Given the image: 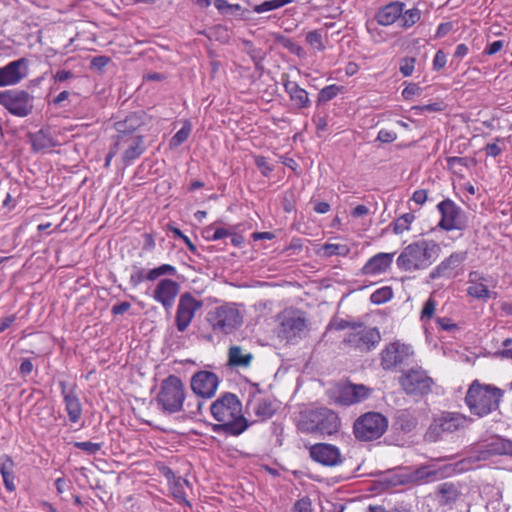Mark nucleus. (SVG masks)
Masks as SVG:
<instances>
[{"mask_svg": "<svg viewBox=\"0 0 512 512\" xmlns=\"http://www.w3.org/2000/svg\"><path fill=\"white\" fill-rule=\"evenodd\" d=\"M210 412L217 421V423L211 424L214 433L239 436L250 426V422L242 413V403L234 393H222L211 403Z\"/></svg>", "mask_w": 512, "mask_h": 512, "instance_id": "nucleus-1", "label": "nucleus"}, {"mask_svg": "<svg viewBox=\"0 0 512 512\" xmlns=\"http://www.w3.org/2000/svg\"><path fill=\"white\" fill-rule=\"evenodd\" d=\"M298 428L308 434L332 436L339 432L341 420L333 410L319 407L302 412Z\"/></svg>", "mask_w": 512, "mask_h": 512, "instance_id": "nucleus-2", "label": "nucleus"}, {"mask_svg": "<svg viewBox=\"0 0 512 512\" xmlns=\"http://www.w3.org/2000/svg\"><path fill=\"white\" fill-rule=\"evenodd\" d=\"M439 245L433 241L421 240L409 244L396 260L400 270L414 271L429 267L439 251Z\"/></svg>", "mask_w": 512, "mask_h": 512, "instance_id": "nucleus-3", "label": "nucleus"}, {"mask_svg": "<svg viewBox=\"0 0 512 512\" xmlns=\"http://www.w3.org/2000/svg\"><path fill=\"white\" fill-rule=\"evenodd\" d=\"M501 397V389L474 381L467 391L465 402L471 413L484 416L498 408Z\"/></svg>", "mask_w": 512, "mask_h": 512, "instance_id": "nucleus-4", "label": "nucleus"}, {"mask_svg": "<svg viewBox=\"0 0 512 512\" xmlns=\"http://www.w3.org/2000/svg\"><path fill=\"white\" fill-rule=\"evenodd\" d=\"M206 321L216 335H229L243 324V314L237 304L227 302L209 310Z\"/></svg>", "mask_w": 512, "mask_h": 512, "instance_id": "nucleus-5", "label": "nucleus"}, {"mask_svg": "<svg viewBox=\"0 0 512 512\" xmlns=\"http://www.w3.org/2000/svg\"><path fill=\"white\" fill-rule=\"evenodd\" d=\"M155 400L164 413L180 412L185 401V388L182 380L176 375H169L162 381Z\"/></svg>", "mask_w": 512, "mask_h": 512, "instance_id": "nucleus-6", "label": "nucleus"}, {"mask_svg": "<svg viewBox=\"0 0 512 512\" xmlns=\"http://www.w3.org/2000/svg\"><path fill=\"white\" fill-rule=\"evenodd\" d=\"M388 428L387 418L379 412H367L360 415L353 423L354 437L361 442L379 439Z\"/></svg>", "mask_w": 512, "mask_h": 512, "instance_id": "nucleus-7", "label": "nucleus"}, {"mask_svg": "<svg viewBox=\"0 0 512 512\" xmlns=\"http://www.w3.org/2000/svg\"><path fill=\"white\" fill-rule=\"evenodd\" d=\"M414 356L410 345L394 341L385 346L380 353V365L385 371L402 370L403 366L409 365Z\"/></svg>", "mask_w": 512, "mask_h": 512, "instance_id": "nucleus-8", "label": "nucleus"}, {"mask_svg": "<svg viewBox=\"0 0 512 512\" xmlns=\"http://www.w3.org/2000/svg\"><path fill=\"white\" fill-rule=\"evenodd\" d=\"M0 105L16 117L30 115L34 108V96L25 90L11 89L0 92Z\"/></svg>", "mask_w": 512, "mask_h": 512, "instance_id": "nucleus-9", "label": "nucleus"}, {"mask_svg": "<svg viewBox=\"0 0 512 512\" xmlns=\"http://www.w3.org/2000/svg\"><path fill=\"white\" fill-rule=\"evenodd\" d=\"M469 419L458 412H444L440 416L434 418L430 424L426 438L429 441H437L444 433H454L465 428Z\"/></svg>", "mask_w": 512, "mask_h": 512, "instance_id": "nucleus-10", "label": "nucleus"}, {"mask_svg": "<svg viewBox=\"0 0 512 512\" xmlns=\"http://www.w3.org/2000/svg\"><path fill=\"white\" fill-rule=\"evenodd\" d=\"M399 384L408 395L424 396L431 392L433 379L421 367L411 368L399 377Z\"/></svg>", "mask_w": 512, "mask_h": 512, "instance_id": "nucleus-11", "label": "nucleus"}, {"mask_svg": "<svg viewBox=\"0 0 512 512\" xmlns=\"http://www.w3.org/2000/svg\"><path fill=\"white\" fill-rule=\"evenodd\" d=\"M381 341V334L376 327H366L361 323V327L354 331H350L343 343L356 351L367 353L377 347Z\"/></svg>", "mask_w": 512, "mask_h": 512, "instance_id": "nucleus-12", "label": "nucleus"}, {"mask_svg": "<svg viewBox=\"0 0 512 512\" xmlns=\"http://www.w3.org/2000/svg\"><path fill=\"white\" fill-rule=\"evenodd\" d=\"M441 214L438 227L445 231L464 230L467 227V216L456 203L447 198L437 205Z\"/></svg>", "mask_w": 512, "mask_h": 512, "instance_id": "nucleus-13", "label": "nucleus"}, {"mask_svg": "<svg viewBox=\"0 0 512 512\" xmlns=\"http://www.w3.org/2000/svg\"><path fill=\"white\" fill-rule=\"evenodd\" d=\"M149 121V115L143 110L130 112L123 119L114 123V129L117 132L115 137H135L142 135V128L146 126Z\"/></svg>", "mask_w": 512, "mask_h": 512, "instance_id": "nucleus-14", "label": "nucleus"}, {"mask_svg": "<svg viewBox=\"0 0 512 512\" xmlns=\"http://www.w3.org/2000/svg\"><path fill=\"white\" fill-rule=\"evenodd\" d=\"M115 147L122 150L121 160L125 166L131 165L147 150L145 136L115 137Z\"/></svg>", "mask_w": 512, "mask_h": 512, "instance_id": "nucleus-15", "label": "nucleus"}, {"mask_svg": "<svg viewBox=\"0 0 512 512\" xmlns=\"http://www.w3.org/2000/svg\"><path fill=\"white\" fill-rule=\"evenodd\" d=\"M202 306V301L197 300L188 292L180 296L175 316V324L179 332H184L188 328L196 311Z\"/></svg>", "mask_w": 512, "mask_h": 512, "instance_id": "nucleus-16", "label": "nucleus"}, {"mask_svg": "<svg viewBox=\"0 0 512 512\" xmlns=\"http://www.w3.org/2000/svg\"><path fill=\"white\" fill-rule=\"evenodd\" d=\"M219 383L220 379L214 372L201 370L193 374L190 386L197 396L211 399L215 396Z\"/></svg>", "mask_w": 512, "mask_h": 512, "instance_id": "nucleus-17", "label": "nucleus"}, {"mask_svg": "<svg viewBox=\"0 0 512 512\" xmlns=\"http://www.w3.org/2000/svg\"><path fill=\"white\" fill-rule=\"evenodd\" d=\"M371 389L363 384L346 383L340 385L334 392L333 400L341 406H350L366 400Z\"/></svg>", "mask_w": 512, "mask_h": 512, "instance_id": "nucleus-18", "label": "nucleus"}, {"mask_svg": "<svg viewBox=\"0 0 512 512\" xmlns=\"http://www.w3.org/2000/svg\"><path fill=\"white\" fill-rule=\"evenodd\" d=\"M306 327V320L294 312H285L280 316V323L277 328V335L280 339L292 342Z\"/></svg>", "mask_w": 512, "mask_h": 512, "instance_id": "nucleus-19", "label": "nucleus"}, {"mask_svg": "<svg viewBox=\"0 0 512 512\" xmlns=\"http://www.w3.org/2000/svg\"><path fill=\"white\" fill-rule=\"evenodd\" d=\"M311 459L323 466L334 467L343 462L340 449L329 443H316L309 448Z\"/></svg>", "mask_w": 512, "mask_h": 512, "instance_id": "nucleus-20", "label": "nucleus"}, {"mask_svg": "<svg viewBox=\"0 0 512 512\" xmlns=\"http://www.w3.org/2000/svg\"><path fill=\"white\" fill-rule=\"evenodd\" d=\"M28 74V60L20 58L0 67V87L15 85Z\"/></svg>", "mask_w": 512, "mask_h": 512, "instance_id": "nucleus-21", "label": "nucleus"}, {"mask_svg": "<svg viewBox=\"0 0 512 512\" xmlns=\"http://www.w3.org/2000/svg\"><path fill=\"white\" fill-rule=\"evenodd\" d=\"M467 257V251H458L452 253L431 271L429 278L432 280L442 277L450 278L452 272L456 268L460 267L461 264L467 259Z\"/></svg>", "mask_w": 512, "mask_h": 512, "instance_id": "nucleus-22", "label": "nucleus"}, {"mask_svg": "<svg viewBox=\"0 0 512 512\" xmlns=\"http://www.w3.org/2000/svg\"><path fill=\"white\" fill-rule=\"evenodd\" d=\"M179 292V284L172 279H162L153 292L154 299L164 308H170Z\"/></svg>", "mask_w": 512, "mask_h": 512, "instance_id": "nucleus-23", "label": "nucleus"}, {"mask_svg": "<svg viewBox=\"0 0 512 512\" xmlns=\"http://www.w3.org/2000/svg\"><path fill=\"white\" fill-rule=\"evenodd\" d=\"M404 8V2L392 1L380 7L375 13L374 19L381 26H390L399 21Z\"/></svg>", "mask_w": 512, "mask_h": 512, "instance_id": "nucleus-24", "label": "nucleus"}, {"mask_svg": "<svg viewBox=\"0 0 512 512\" xmlns=\"http://www.w3.org/2000/svg\"><path fill=\"white\" fill-rule=\"evenodd\" d=\"M246 410L252 411L260 420L271 418L276 410V404L269 398H250L246 403Z\"/></svg>", "mask_w": 512, "mask_h": 512, "instance_id": "nucleus-25", "label": "nucleus"}, {"mask_svg": "<svg viewBox=\"0 0 512 512\" xmlns=\"http://www.w3.org/2000/svg\"><path fill=\"white\" fill-rule=\"evenodd\" d=\"M282 83L291 101H293L298 108H306L310 105L307 91L301 88L296 82L290 81L287 74L282 75Z\"/></svg>", "mask_w": 512, "mask_h": 512, "instance_id": "nucleus-26", "label": "nucleus"}, {"mask_svg": "<svg viewBox=\"0 0 512 512\" xmlns=\"http://www.w3.org/2000/svg\"><path fill=\"white\" fill-rule=\"evenodd\" d=\"M394 253H378L371 257L363 266L362 272L374 275L385 272L393 262Z\"/></svg>", "mask_w": 512, "mask_h": 512, "instance_id": "nucleus-27", "label": "nucleus"}, {"mask_svg": "<svg viewBox=\"0 0 512 512\" xmlns=\"http://www.w3.org/2000/svg\"><path fill=\"white\" fill-rule=\"evenodd\" d=\"M460 494L458 487L454 483L444 482L437 486L435 499L440 506H449L458 500Z\"/></svg>", "mask_w": 512, "mask_h": 512, "instance_id": "nucleus-28", "label": "nucleus"}, {"mask_svg": "<svg viewBox=\"0 0 512 512\" xmlns=\"http://www.w3.org/2000/svg\"><path fill=\"white\" fill-rule=\"evenodd\" d=\"M31 146L34 152L43 151L59 145L58 141L51 135L49 129H40L36 133L30 134Z\"/></svg>", "mask_w": 512, "mask_h": 512, "instance_id": "nucleus-29", "label": "nucleus"}, {"mask_svg": "<svg viewBox=\"0 0 512 512\" xmlns=\"http://www.w3.org/2000/svg\"><path fill=\"white\" fill-rule=\"evenodd\" d=\"M447 169L455 175H462L464 170L477 164L475 158L451 156L446 158Z\"/></svg>", "mask_w": 512, "mask_h": 512, "instance_id": "nucleus-30", "label": "nucleus"}, {"mask_svg": "<svg viewBox=\"0 0 512 512\" xmlns=\"http://www.w3.org/2000/svg\"><path fill=\"white\" fill-rule=\"evenodd\" d=\"M253 359L251 353L243 354L240 346H231L228 351V364L232 367H248Z\"/></svg>", "mask_w": 512, "mask_h": 512, "instance_id": "nucleus-31", "label": "nucleus"}, {"mask_svg": "<svg viewBox=\"0 0 512 512\" xmlns=\"http://www.w3.org/2000/svg\"><path fill=\"white\" fill-rule=\"evenodd\" d=\"M65 403V410L68 414L69 420L72 423H77L82 416V405L76 393L65 395L63 399Z\"/></svg>", "mask_w": 512, "mask_h": 512, "instance_id": "nucleus-32", "label": "nucleus"}, {"mask_svg": "<svg viewBox=\"0 0 512 512\" xmlns=\"http://www.w3.org/2000/svg\"><path fill=\"white\" fill-rule=\"evenodd\" d=\"M185 486H189V481L182 477H178L169 483V490L175 500L181 504L191 507L190 502L186 499V493L184 490Z\"/></svg>", "mask_w": 512, "mask_h": 512, "instance_id": "nucleus-33", "label": "nucleus"}, {"mask_svg": "<svg viewBox=\"0 0 512 512\" xmlns=\"http://www.w3.org/2000/svg\"><path fill=\"white\" fill-rule=\"evenodd\" d=\"M421 15V11L416 7L408 10L403 9L399 18V26L403 29H409L421 19Z\"/></svg>", "mask_w": 512, "mask_h": 512, "instance_id": "nucleus-34", "label": "nucleus"}, {"mask_svg": "<svg viewBox=\"0 0 512 512\" xmlns=\"http://www.w3.org/2000/svg\"><path fill=\"white\" fill-rule=\"evenodd\" d=\"M177 274V270L170 264H162L159 267L153 268L146 273V280L155 281L161 276L170 275L174 276Z\"/></svg>", "mask_w": 512, "mask_h": 512, "instance_id": "nucleus-35", "label": "nucleus"}, {"mask_svg": "<svg viewBox=\"0 0 512 512\" xmlns=\"http://www.w3.org/2000/svg\"><path fill=\"white\" fill-rule=\"evenodd\" d=\"M358 327H361V323L350 322L348 320L334 317L327 325L325 333H328L331 330L342 331L348 328L351 329V331H354L358 329Z\"/></svg>", "mask_w": 512, "mask_h": 512, "instance_id": "nucleus-36", "label": "nucleus"}, {"mask_svg": "<svg viewBox=\"0 0 512 512\" xmlns=\"http://www.w3.org/2000/svg\"><path fill=\"white\" fill-rule=\"evenodd\" d=\"M490 451L494 454L512 457V441L498 438L490 444Z\"/></svg>", "mask_w": 512, "mask_h": 512, "instance_id": "nucleus-37", "label": "nucleus"}, {"mask_svg": "<svg viewBox=\"0 0 512 512\" xmlns=\"http://www.w3.org/2000/svg\"><path fill=\"white\" fill-rule=\"evenodd\" d=\"M293 0H266L261 4L255 5L253 11L260 14L275 9H279L285 5L292 3Z\"/></svg>", "mask_w": 512, "mask_h": 512, "instance_id": "nucleus-38", "label": "nucleus"}, {"mask_svg": "<svg viewBox=\"0 0 512 512\" xmlns=\"http://www.w3.org/2000/svg\"><path fill=\"white\" fill-rule=\"evenodd\" d=\"M343 87L332 84L320 90L317 97V105L326 103L335 98Z\"/></svg>", "mask_w": 512, "mask_h": 512, "instance_id": "nucleus-39", "label": "nucleus"}, {"mask_svg": "<svg viewBox=\"0 0 512 512\" xmlns=\"http://www.w3.org/2000/svg\"><path fill=\"white\" fill-rule=\"evenodd\" d=\"M415 216L412 213H405L393 222V232L395 234H402L404 231L409 230L410 224L414 221Z\"/></svg>", "mask_w": 512, "mask_h": 512, "instance_id": "nucleus-40", "label": "nucleus"}, {"mask_svg": "<svg viewBox=\"0 0 512 512\" xmlns=\"http://www.w3.org/2000/svg\"><path fill=\"white\" fill-rule=\"evenodd\" d=\"M467 293L469 296L477 299H487L491 297L492 292L483 283L474 284L468 287ZM496 293H493V297H496Z\"/></svg>", "mask_w": 512, "mask_h": 512, "instance_id": "nucleus-41", "label": "nucleus"}, {"mask_svg": "<svg viewBox=\"0 0 512 512\" xmlns=\"http://www.w3.org/2000/svg\"><path fill=\"white\" fill-rule=\"evenodd\" d=\"M392 297V289L388 286H385L374 291L370 296V300L373 304L380 305L388 302Z\"/></svg>", "mask_w": 512, "mask_h": 512, "instance_id": "nucleus-42", "label": "nucleus"}, {"mask_svg": "<svg viewBox=\"0 0 512 512\" xmlns=\"http://www.w3.org/2000/svg\"><path fill=\"white\" fill-rule=\"evenodd\" d=\"M416 424V419L407 412L401 413L396 420V425L405 433L411 432L416 427Z\"/></svg>", "mask_w": 512, "mask_h": 512, "instance_id": "nucleus-43", "label": "nucleus"}, {"mask_svg": "<svg viewBox=\"0 0 512 512\" xmlns=\"http://www.w3.org/2000/svg\"><path fill=\"white\" fill-rule=\"evenodd\" d=\"M451 465L444 466L439 469H430L427 467V481H435L450 475L453 472Z\"/></svg>", "mask_w": 512, "mask_h": 512, "instance_id": "nucleus-44", "label": "nucleus"}, {"mask_svg": "<svg viewBox=\"0 0 512 512\" xmlns=\"http://www.w3.org/2000/svg\"><path fill=\"white\" fill-rule=\"evenodd\" d=\"M190 132H191V127L189 125H184L171 138L170 147H178L181 144H183L188 139Z\"/></svg>", "mask_w": 512, "mask_h": 512, "instance_id": "nucleus-45", "label": "nucleus"}, {"mask_svg": "<svg viewBox=\"0 0 512 512\" xmlns=\"http://www.w3.org/2000/svg\"><path fill=\"white\" fill-rule=\"evenodd\" d=\"M103 443H93L90 441L85 442H74V447L90 454L94 455L101 450Z\"/></svg>", "mask_w": 512, "mask_h": 512, "instance_id": "nucleus-46", "label": "nucleus"}, {"mask_svg": "<svg viewBox=\"0 0 512 512\" xmlns=\"http://www.w3.org/2000/svg\"><path fill=\"white\" fill-rule=\"evenodd\" d=\"M306 41L312 47L316 48L319 51L324 50L325 46L322 41V35L318 31H310L306 34Z\"/></svg>", "mask_w": 512, "mask_h": 512, "instance_id": "nucleus-47", "label": "nucleus"}, {"mask_svg": "<svg viewBox=\"0 0 512 512\" xmlns=\"http://www.w3.org/2000/svg\"><path fill=\"white\" fill-rule=\"evenodd\" d=\"M416 59L414 57H405L400 62L399 70L404 77L411 76L415 68Z\"/></svg>", "mask_w": 512, "mask_h": 512, "instance_id": "nucleus-48", "label": "nucleus"}, {"mask_svg": "<svg viewBox=\"0 0 512 512\" xmlns=\"http://www.w3.org/2000/svg\"><path fill=\"white\" fill-rule=\"evenodd\" d=\"M436 301L432 297H429L428 300L424 303L423 309L421 311V320L425 321L426 319H431L434 315L436 308Z\"/></svg>", "mask_w": 512, "mask_h": 512, "instance_id": "nucleus-49", "label": "nucleus"}, {"mask_svg": "<svg viewBox=\"0 0 512 512\" xmlns=\"http://www.w3.org/2000/svg\"><path fill=\"white\" fill-rule=\"evenodd\" d=\"M14 466H15L14 461L12 460V458L9 455L2 454L0 456V474L2 476L8 475L10 472H12L14 469Z\"/></svg>", "mask_w": 512, "mask_h": 512, "instance_id": "nucleus-50", "label": "nucleus"}, {"mask_svg": "<svg viewBox=\"0 0 512 512\" xmlns=\"http://www.w3.org/2000/svg\"><path fill=\"white\" fill-rule=\"evenodd\" d=\"M293 512H312V502L309 497L297 500L292 508Z\"/></svg>", "mask_w": 512, "mask_h": 512, "instance_id": "nucleus-51", "label": "nucleus"}, {"mask_svg": "<svg viewBox=\"0 0 512 512\" xmlns=\"http://www.w3.org/2000/svg\"><path fill=\"white\" fill-rule=\"evenodd\" d=\"M255 164L257 168L260 170L261 174L265 177H268L270 173L273 171V166L270 165L264 156H256Z\"/></svg>", "mask_w": 512, "mask_h": 512, "instance_id": "nucleus-52", "label": "nucleus"}, {"mask_svg": "<svg viewBox=\"0 0 512 512\" xmlns=\"http://www.w3.org/2000/svg\"><path fill=\"white\" fill-rule=\"evenodd\" d=\"M144 280H146V274L144 273V269L134 265L133 272L130 275V284L133 287H136Z\"/></svg>", "mask_w": 512, "mask_h": 512, "instance_id": "nucleus-53", "label": "nucleus"}, {"mask_svg": "<svg viewBox=\"0 0 512 512\" xmlns=\"http://www.w3.org/2000/svg\"><path fill=\"white\" fill-rule=\"evenodd\" d=\"M204 401L202 400H196V403L193 404L191 401H189L186 406L188 408V417L194 418L196 416L202 415L203 407H204Z\"/></svg>", "mask_w": 512, "mask_h": 512, "instance_id": "nucleus-54", "label": "nucleus"}, {"mask_svg": "<svg viewBox=\"0 0 512 512\" xmlns=\"http://www.w3.org/2000/svg\"><path fill=\"white\" fill-rule=\"evenodd\" d=\"M422 89L418 84L409 83L402 91V96L404 99L409 100L414 95H420Z\"/></svg>", "mask_w": 512, "mask_h": 512, "instance_id": "nucleus-55", "label": "nucleus"}, {"mask_svg": "<svg viewBox=\"0 0 512 512\" xmlns=\"http://www.w3.org/2000/svg\"><path fill=\"white\" fill-rule=\"evenodd\" d=\"M439 327L444 331H454L459 330V326L456 323H453L450 318L447 317H439L436 319Z\"/></svg>", "mask_w": 512, "mask_h": 512, "instance_id": "nucleus-56", "label": "nucleus"}, {"mask_svg": "<svg viewBox=\"0 0 512 512\" xmlns=\"http://www.w3.org/2000/svg\"><path fill=\"white\" fill-rule=\"evenodd\" d=\"M447 62L446 54L442 50H438L433 59V69L439 71L445 67Z\"/></svg>", "mask_w": 512, "mask_h": 512, "instance_id": "nucleus-57", "label": "nucleus"}, {"mask_svg": "<svg viewBox=\"0 0 512 512\" xmlns=\"http://www.w3.org/2000/svg\"><path fill=\"white\" fill-rule=\"evenodd\" d=\"M397 139V134L393 131L381 129L378 132L377 140L382 143H392Z\"/></svg>", "mask_w": 512, "mask_h": 512, "instance_id": "nucleus-58", "label": "nucleus"}, {"mask_svg": "<svg viewBox=\"0 0 512 512\" xmlns=\"http://www.w3.org/2000/svg\"><path fill=\"white\" fill-rule=\"evenodd\" d=\"M109 62L110 58L107 56H96L91 60V68L101 71Z\"/></svg>", "mask_w": 512, "mask_h": 512, "instance_id": "nucleus-59", "label": "nucleus"}, {"mask_svg": "<svg viewBox=\"0 0 512 512\" xmlns=\"http://www.w3.org/2000/svg\"><path fill=\"white\" fill-rule=\"evenodd\" d=\"M452 23L451 22H444L441 23L436 30V33L434 35V38H442L446 36L451 30H452Z\"/></svg>", "mask_w": 512, "mask_h": 512, "instance_id": "nucleus-60", "label": "nucleus"}, {"mask_svg": "<svg viewBox=\"0 0 512 512\" xmlns=\"http://www.w3.org/2000/svg\"><path fill=\"white\" fill-rule=\"evenodd\" d=\"M484 151L487 156L497 157L502 153L503 149L497 143H489L484 147Z\"/></svg>", "mask_w": 512, "mask_h": 512, "instance_id": "nucleus-61", "label": "nucleus"}, {"mask_svg": "<svg viewBox=\"0 0 512 512\" xmlns=\"http://www.w3.org/2000/svg\"><path fill=\"white\" fill-rule=\"evenodd\" d=\"M427 196H428L427 190L419 189L413 193L412 200L419 205H423L427 200Z\"/></svg>", "mask_w": 512, "mask_h": 512, "instance_id": "nucleus-62", "label": "nucleus"}, {"mask_svg": "<svg viewBox=\"0 0 512 512\" xmlns=\"http://www.w3.org/2000/svg\"><path fill=\"white\" fill-rule=\"evenodd\" d=\"M130 308H131V304L127 301H124V302L115 304L112 307L111 312L113 315H120V314L127 312Z\"/></svg>", "mask_w": 512, "mask_h": 512, "instance_id": "nucleus-63", "label": "nucleus"}, {"mask_svg": "<svg viewBox=\"0 0 512 512\" xmlns=\"http://www.w3.org/2000/svg\"><path fill=\"white\" fill-rule=\"evenodd\" d=\"M502 47H503V41L497 40V41H494V42L490 43L489 45H487V47L484 50V53L487 55H494L497 52H499L502 49Z\"/></svg>", "mask_w": 512, "mask_h": 512, "instance_id": "nucleus-64", "label": "nucleus"}]
</instances>
